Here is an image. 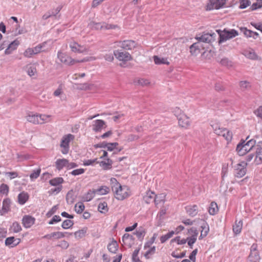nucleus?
<instances>
[{
    "label": "nucleus",
    "instance_id": "obj_38",
    "mask_svg": "<svg viewBox=\"0 0 262 262\" xmlns=\"http://www.w3.org/2000/svg\"><path fill=\"white\" fill-rule=\"evenodd\" d=\"M218 211L217 205L216 203L212 202L211 203L209 208V213L211 215L215 214Z\"/></svg>",
    "mask_w": 262,
    "mask_h": 262
},
{
    "label": "nucleus",
    "instance_id": "obj_17",
    "mask_svg": "<svg viewBox=\"0 0 262 262\" xmlns=\"http://www.w3.org/2000/svg\"><path fill=\"white\" fill-rule=\"evenodd\" d=\"M190 52L192 55H197L203 48L202 43L199 41L191 45L190 47Z\"/></svg>",
    "mask_w": 262,
    "mask_h": 262
},
{
    "label": "nucleus",
    "instance_id": "obj_40",
    "mask_svg": "<svg viewBox=\"0 0 262 262\" xmlns=\"http://www.w3.org/2000/svg\"><path fill=\"white\" fill-rule=\"evenodd\" d=\"M154 60L156 64H168L169 62L167 61V59L164 58H160L157 56H154Z\"/></svg>",
    "mask_w": 262,
    "mask_h": 262
},
{
    "label": "nucleus",
    "instance_id": "obj_27",
    "mask_svg": "<svg viewBox=\"0 0 262 262\" xmlns=\"http://www.w3.org/2000/svg\"><path fill=\"white\" fill-rule=\"evenodd\" d=\"M201 228L202 230L201 231V235L199 237V239H201L206 236L209 231V226L206 222H204L202 224Z\"/></svg>",
    "mask_w": 262,
    "mask_h": 262
},
{
    "label": "nucleus",
    "instance_id": "obj_10",
    "mask_svg": "<svg viewBox=\"0 0 262 262\" xmlns=\"http://www.w3.org/2000/svg\"><path fill=\"white\" fill-rule=\"evenodd\" d=\"M137 46L136 42L132 40H126L118 42L117 46L125 50H132Z\"/></svg>",
    "mask_w": 262,
    "mask_h": 262
},
{
    "label": "nucleus",
    "instance_id": "obj_31",
    "mask_svg": "<svg viewBox=\"0 0 262 262\" xmlns=\"http://www.w3.org/2000/svg\"><path fill=\"white\" fill-rule=\"evenodd\" d=\"M113 161L109 158H107L105 161L100 162V166L104 170H108L112 167Z\"/></svg>",
    "mask_w": 262,
    "mask_h": 262
},
{
    "label": "nucleus",
    "instance_id": "obj_51",
    "mask_svg": "<svg viewBox=\"0 0 262 262\" xmlns=\"http://www.w3.org/2000/svg\"><path fill=\"white\" fill-rule=\"evenodd\" d=\"M220 63L224 66L228 68L232 66V62L227 58H223L220 61Z\"/></svg>",
    "mask_w": 262,
    "mask_h": 262
},
{
    "label": "nucleus",
    "instance_id": "obj_29",
    "mask_svg": "<svg viewBox=\"0 0 262 262\" xmlns=\"http://www.w3.org/2000/svg\"><path fill=\"white\" fill-rule=\"evenodd\" d=\"M47 44L46 42H44L38 45L35 47L32 48L34 51V54H37L41 52H47L48 51L49 49H45V46Z\"/></svg>",
    "mask_w": 262,
    "mask_h": 262
},
{
    "label": "nucleus",
    "instance_id": "obj_35",
    "mask_svg": "<svg viewBox=\"0 0 262 262\" xmlns=\"http://www.w3.org/2000/svg\"><path fill=\"white\" fill-rule=\"evenodd\" d=\"M118 245L116 241H113L107 246L108 251L113 253H115L118 250Z\"/></svg>",
    "mask_w": 262,
    "mask_h": 262
},
{
    "label": "nucleus",
    "instance_id": "obj_36",
    "mask_svg": "<svg viewBox=\"0 0 262 262\" xmlns=\"http://www.w3.org/2000/svg\"><path fill=\"white\" fill-rule=\"evenodd\" d=\"M22 230L20 225L17 222H14L10 227V230L14 233H18Z\"/></svg>",
    "mask_w": 262,
    "mask_h": 262
},
{
    "label": "nucleus",
    "instance_id": "obj_49",
    "mask_svg": "<svg viewBox=\"0 0 262 262\" xmlns=\"http://www.w3.org/2000/svg\"><path fill=\"white\" fill-rule=\"evenodd\" d=\"M247 57L248 58L252 60H255L258 59V56L252 49H250L248 51Z\"/></svg>",
    "mask_w": 262,
    "mask_h": 262
},
{
    "label": "nucleus",
    "instance_id": "obj_6",
    "mask_svg": "<svg viewBox=\"0 0 262 262\" xmlns=\"http://www.w3.org/2000/svg\"><path fill=\"white\" fill-rule=\"evenodd\" d=\"M74 139V135L70 134L65 135L62 137L60 143V147L62 148L61 151L63 154L66 155L69 152L70 148L69 143L70 141Z\"/></svg>",
    "mask_w": 262,
    "mask_h": 262
},
{
    "label": "nucleus",
    "instance_id": "obj_19",
    "mask_svg": "<svg viewBox=\"0 0 262 262\" xmlns=\"http://www.w3.org/2000/svg\"><path fill=\"white\" fill-rule=\"evenodd\" d=\"M246 143L245 141L243 139L237 145L236 151L239 156H243L246 155Z\"/></svg>",
    "mask_w": 262,
    "mask_h": 262
},
{
    "label": "nucleus",
    "instance_id": "obj_8",
    "mask_svg": "<svg viewBox=\"0 0 262 262\" xmlns=\"http://www.w3.org/2000/svg\"><path fill=\"white\" fill-rule=\"evenodd\" d=\"M248 259L250 262H259L260 257L257 250V245L253 244L252 245Z\"/></svg>",
    "mask_w": 262,
    "mask_h": 262
},
{
    "label": "nucleus",
    "instance_id": "obj_30",
    "mask_svg": "<svg viewBox=\"0 0 262 262\" xmlns=\"http://www.w3.org/2000/svg\"><path fill=\"white\" fill-rule=\"evenodd\" d=\"M95 194L96 191L95 190H89L88 192L83 196L82 200L85 202H89L94 198Z\"/></svg>",
    "mask_w": 262,
    "mask_h": 262
},
{
    "label": "nucleus",
    "instance_id": "obj_59",
    "mask_svg": "<svg viewBox=\"0 0 262 262\" xmlns=\"http://www.w3.org/2000/svg\"><path fill=\"white\" fill-rule=\"evenodd\" d=\"M173 113L174 115L177 117L178 119L179 117H181V116L182 115H184L181 110L180 109L179 107H176L173 110Z\"/></svg>",
    "mask_w": 262,
    "mask_h": 262
},
{
    "label": "nucleus",
    "instance_id": "obj_44",
    "mask_svg": "<svg viewBox=\"0 0 262 262\" xmlns=\"http://www.w3.org/2000/svg\"><path fill=\"white\" fill-rule=\"evenodd\" d=\"M98 209L101 213H105L108 211L107 203L105 202L100 203L98 205Z\"/></svg>",
    "mask_w": 262,
    "mask_h": 262
},
{
    "label": "nucleus",
    "instance_id": "obj_20",
    "mask_svg": "<svg viewBox=\"0 0 262 262\" xmlns=\"http://www.w3.org/2000/svg\"><path fill=\"white\" fill-rule=\"evenodd\" d=\"M39 115L38 114H34L33 113H30L26 116V119L28 121L33 124H39Z\"/></svg>",
    "mask_w": 262,
    "mask_h": 262
},
{
    "label": "nucleus",
    "instance_id": "obj_37",
    "mask_svg": "<svg viewBox=\"0 0 262 262\" xmlns=\"http://www.w3.org/2000/svg\"><path fill=\"white\" fill-rule=\"evenodd\" d=\"M39 124H43L51 121V116L45 114H39Z\"/></svg>",
    "mask_w": 262,
    "mask_h": 262
},
{
    "label": "nucleus",
    "instance_id": "obj_53",
    "mask_svg": "<svg viewBox=\"0 0 262 262\" xmlns=\"http://www.w3.org/2000/svg\"><path fill=\"white\" fill-rule=\"evenodd\" d=\"M171 242H177L178 245H183L187 242V239L184 238L180 239V236H177L176 237L171 239Z\"/></svg>",
    "mask_w": 262,
    "mask_h": 262
},
{
    "label": "nucleus",
    "instance_id": "obj_64",
    "mask_svg": "<svg viewBox=\"0 0 262 262\" xmlns=\"http://www.w3.org/2000/svg\"><path fill=\"white\" fill-rule=\"evenodd\" d=\"M138 83L141 85L145 86L149 84V82L147 79L141 78L138 80Z\"/></svg>",
    "mask_w": 262,
    "mask_h": 262
},
{
    "label": "nucleus",
    "instance_id": "obj_41",
    "mask_svg": "<svg viewBox=\"0 0 262 262\" xmlns=\"http://www.w3.org/2000/svg\"><path fill=\"white\" fill-rule=\"evenodd\" d=\"M96 193H97L100 195H104L108 193L110 191V189L108 187L105 186H101L100 188L95 190Z\"/></svg>",
    "mask_w": 262,
    "mask_h": 262
},
{
    "label": "nucleus",
    "instance_id": "obj_48",
    "mask_svg": "<svg viewBox=\"0 0 262 262\" xmlns=\"http://www.w3.org/2000/svg\"><path fill=\"white\" fill-rule=\"evenodd\" d=\"M66 200L68 204H72L75 201V196L73 193V192L69 191L66 196Z\"/></svg>",
    "mask_w": 262,
    "mask_h": 262
},
{
    "label": "nucleus",
    "instance_id": "obj_52",
    "mask_svg": "<svg viewBox=\"0 0 262 262\" xmlns=\"http://www.w3.org/2000/svg\"><path fill=\"white\" fill-rule=\"evenodd\" d=\"M134 234L137 236L139 239H142L145 235V232L144 229H140L136 231Z\"/></svg>",
    "mask_w": 262,
    "mask_h": 262
},
{
    "label": "nucleus",
    "instance_id": "obj_34",
    "mask_svg": "<svg viewBox=\"0 0 262 262\" xmlns=\"http://www.w3.org/2000/svg\"><path fill=\"white\" fill-rule=\"evenodd\" d=\"M28 198V194L25 192H22L18 195V203L21 205H23L27 201Z\"/></svg>",
    "mask_w": 262,
    "mask_h": 262
},
{
    "label": "nucleus",
    "instance_id": "obj_25",
    "mask_svg": "<svg viewBox=\"0 0 262 262\" xmlns=\"http://www.w3.org/2000/svg\"><path fill=\"white\" fill-rule=\"evenodd\" d=\"M68 164V160L66 159H57L55 162L56 169L58 170H61L63 167L67 168V165Z\"/></svg>",
    "mask_w": 262,
    "mask_h": 262
},
{
    "label": "nucleus",
    "instance_id": "obj_21",
    "mask_svg": "<svg viewBox=\"0 0 262 262\" xmlns=\"http://www.w3.org/2000/svg\"><path fill=\"white\" fill-rule=\"evenodd\" d=\"M93 129L96 132H100L105 125V122L102 120H96L94 121Z\"/></svg>",
    "mask_w": 262,
    "mask_h": 262
},
{
    "label": "nucleus",
    "instance_id": "obj_24",
    "mask_svg": "<svg viewBox=\"0 0 262 262\" xmlns=\"http://www.w3.org/2000/svg\"><path fill=\"white\" fill-rule=\"evenodd\" d=\"M191 230L193 232V234L191 237L187 238V242L188 245L191 248H192L193 244L196 242L198 232L196 229H191Z\"/></svg>",
    "mask_w": 262,
    "mask_h": 262
},
{
    "label": "nucleus",
    "instance_id": "obj_58",
    "mask_svg": "<svg viewBox=\"0 0 262 262\" xmlns=\"http://www.w3.org/2000/svg\"><path fill=\"white\" fill-rule=\"evenodd\" d=\"M62 186H59L56 188H52L49 191L50 194H57L62 190Z\"/></svg>",
    "mask_w": 262,
    "mask_h": 262
},
{
    "label": "nucleus",
    "instance_id": "obj_4",
    "mask_svg": "<svg viewBox=\"0 0 262 262\" xmlns=\"http://www.w3.org/2000/svg\"><path fill=\"white\" fill-rule=\"evenodd\" d=\"M216 31L219 35V44L226 41L228 39L232 38L238 34V32L234 29L227 30L225 29L223 31L217 30Z\"/></svg>",
    "mask_w": 262,
    "mask_h": 262
},
{
    "label": "nucleus",
    "instance_id": "obj_9",
    "mask_svg": "<svg viewBox=\"0 0 262 262\" xmlns=\"http://www.w3.org/2000/svg\"><path fill=\"white\" fill-rule=\"evenodd\" d=\"M143 200L146 204L155 202V204L157 205L159 203L158 202V197H156L155 192L151 191L146 192L143 196Z\"/></svg>",
    "mask_w": 262,
    "mask_h": 262
},
{
    "label": "nucleus",
    "instance_id": "obj_32",
    "mask_svg": "<svg viewBox=\"0 0 262 262\" xmlns=\"http://www.w3.org/2000/svg\"><path fill=\"white\" fill-rule=\"evenodd\" d=\"M64 182V180L61 177H57L54 179H52L49 181V184L54 186H61V184H62Z\"/></svg>",
    "mask_w": 262,
    "mask_h": 262
},
{
    "label": "nucleus",
    "instance_id": "obj_28",
    "mask_svg": "<svg viewBox=\"0 0 262 262\" xmlns=\"http://www.w3.org/2000/svg\"><path fill=\"white\" fill-rule=\"evenodd\" d=\"M187 213L191 216H194L198 214V206L196 205L188 206L186 207Z\"/></svg>",
    "mask_w": 262,
    "mask_h": 262
},
{
    "label": "nucleus",
    "instance_id": "obj_2",
    "mask_svg": "<svg viewBox=\"0 0 262 262\" xmlns=\"http://www.w3.org/2000/svg\"><path fill=\"white\" fill-rule=\"evenodd\" d=\"M111 182L112 189L116 199L122 201L130 196V191L127 186L121 185L115 178H112Z\"/></svg>",
    "mask_w": 262,
    "mask_h": 262
},
{
    "label": "nucleus",
    "instance_id": "obj_33",
    "mask_svg": "<svg viewBox=\"0 0 262 262\" xmlns=\"http://www.w3.org/2000/svg\"><path fill=\"white\" fill-rule=\"evenodd\" d=\"M243 226V222L242 220L237 221L236 220L235 224L233 226V231L236 234L239 233L241 231Z\"/></svg>",
    "mask_w": 262,
    "mask_h": 262
},
{
    "label": "nucleus",
    "instance_id": "obj_22",
    "mask_svg": "<svg viewBox=\"0 0 262 262\" xmlns=\"http://www.w3.org/2000/svg\"><path fill=\"white\" fill-rule=\"evenodd\" d=\"M19 44V42L17 40H15L9 44L8 48L5 50V53L7 55L10 54L12 52L17 49Z\"/></svg>",
    "mask_w": 262,
    "mask_h": 262
},
{
    "label": "nucleus",
    "instance_id": "obj_13",
    "mask_svg": "<svg viewBox=\"0 0 262 262\" xmlns=\"http://www.w3.org/2000/svg\"><path fill=\"white\" fill-rule=\"evenodd\" d=\"M92 28L97 30L99 29H111L115 28V26L106 24L104 22L103 23H95L93 22L90 24Z\"/></svg>",
    "mask_w": 262,
    "mask_h": 262
},
{
    "label": "nucleus",
    "instance_id": "obj_43",
    "mask_svg": "<svg viewBox=\"0 0 262 262\" xmlns=\"http://www.w3.org/2000/svg\"><path fill=\"white\" fill-rule=\"evenodd\" d=\"M174 234V232L173 231H171L167 233V234L163 235L160 237V241L161 243H165L166 241L171 237Z\"/></svg>",
    "mask_w": 262,
    "mask_h": 262
},
{
    "label": "nucleus",
    "instance_id": "obj_23",
    "mask_svg": "<svg viewBox=\"0 0 262 262\" xmlns=\"http://www.w3.org/2000/svg\"><path fill=\"white\" fill-rule=\"evenodd\" d=\"M25 70L30 77L34 76L37 73L36 67L34 64H28L25 67Z\"/></svg>",
    "mask_w": 262,
    "mask_h": 262
},
{
    "label": "nucleus",
    "instance_id": "obj_7",
    "mask_svg": "<svg viewBox=\"0 0 262 262\" xmlns=\"http://www.w3.org/2000/svg\"><path fill=\"white\" fill-rule=\"evenodd\" d=\"M217 36L216 33L214 32L204 33L201 36H196L195 39L200 42L211 43L215 40Z\"/></svg>",
    "mask_w": 262,
    "mask_h": 262
},
{
    "label": "nucleus",
    "instance_id": "obj_14",
    "mask_svg": "<svg viewBox=\"0 0 262 262\" xmlns=\"http://www.w3.org/2000/svg\"><path fill=\"white\" fill-rule=\"evenodd\" d=\"M70 47L74 52L83 53L88 51V49L85 47L82 46L76 42H71Z\"/></svg>",
    "mask_w": 262,
    "mask_h": 262
},
{
    "label": "nucleus",
    "instance_id": "obj_42",
    "mask_svg": "<svg viewBox=\"0 0 262 262\" xmlns=\"http://www.w3.org/2000/svg\"><path fill=\"white\" fill-rule=\"evenodd\" d=\"M41 172L40 168L34 170L30 175V178L31 181H34L40 175Z\"/></svg>",
    "mask_w": 262,
    "mask_h": 262
},
{
    "label": "nucleus",
    "instance_id": "obj_56",
    "mask_svg": "<svg viewBox=\"0 0 262 262\" xmlns=\"http://www.w3.org/2000/svg\"><path fill=\"white\" fill-rule=\"evenodd\" d=\"M84 171L85 170L83 168H79L72 170L71 172H70V174H71L72 176H76L83 173Z\"/></svg>",
    "mask_w": 262,
    "mask_h": 262
},
{
    "label": "nucleus",
    "instance_id": "obj_16",
    "mask_svg": "<svg viewBox=\"0 0 262 262\" xmlns=\"http://www.w3.org/2000/svg\"><path fill=\"white\" fill-rule=\"evenodd\" d=\"M34 217L29 215H26L22 219V224L26 228H30L35 223Z\"/></svg>",
    "mask_w": 262,
    "mask_h": 262
},
{
    "label": "nucleus",
    "instance_id": "obj_61",
    "mask_svg": "<svg viewBox=\"0 0 262 262\" xmlns=\"http://www.w3.org/2000/svg\"><path fill=\"white\" fill-rule=\"evenodd\" d=\"M5 174V176H8L11 180L18 177V173L15 171L6 172Z\"/></svg>",
    "mask_w": 262,
    "mask_h": 262
},
{
    "label": "nucleus",
    "instance_id": "obj_46",
    "mask_svg": "<svg viewBox=\"0 0 262 262\" xmlns=\"http://www.w3.org/2000/svg\"><path fill=\"white\" fill-rule=\"evenodd\" d=\"M74 223L73 221L70 220H66L62 223L61 227L64 229H68L72 227Z\"/></svg>",
    "mask_w": 262,
    "mask_h": 262
},
{
    "label": "nucleus",
    "instance_id": "obj_62",
    "mask_svg": "<svg viewBox=\"0 0 262 262\" xmlns=\"http://www.w3.org/2000/svg\"><path fill=\"white\" fill-rule=\"evenodd\" d=\"M156 251V247L155 246L150 248L149 249H148L145 254V256L148 258V255H152L155 253Z\"/></svg>",
    "mask_w": 262,
    "mask_h": 262
},
{
    "label": "nucleus",
    "instance_id": "obj_45",
    "mask_svg": "<svg viewBox=\"0 0 262 262\" xmlns=\"http://www.w3.org/2000/svg\"><path fill=\"white\" fill-rule=\"evenodd\" d=\"M84 205L81 202H78L75 205V211L78 213H81L84 209Z\"/></svg>",
    "mask_w": 262,
    "mask_h": 262
},
{
    "label": "nucleus",
    "instance_id": "obj_50",
    "mask_svg": "<svg viewBox=\"0 0 262 262\" xmlns=\"http://www.w3.org/2000/svg\"><path fill=\"white\" fill-rule=\"evenodd\" d=\"M258 35L259 34L257 32H253L247 29V37H253L254 39H256Z\"/></svg>",
    "mask_w": 262,
    "mask_h": 262
},
{
    "label": "nucleus",
    "instance_id": "obj_39",
    "mask_svg": "<svg viewBox=\"0 0 262 262\" xmlns=\"http://www.w3.org/2000/svg\"><path fill=\"white\" fill-rule=\"evenodd\" d=\"M15 241L16 239L13 236L7 237L5 240V245L6 246H11L12 247L15 246L18 244V242L15 243Z\"/></svg>",
    "mask_w": 262,
    "mask_h": 262
},
{
    "label": "nucleus",
    "instance_id": "obj_5",
    "mask_svg": "<svg viewBox=\"0 0 262 262\" xmlns=\"http://www.w3.org/2000/svg\"><path fill=\"white\" fill-rule=\"evenodd\" d=\"M214 133L218 136H223L228 142L231 141L232 138V133L226 128L221 127L216 123L211 124Z\"/></svg>",
    "mask_w": 262,
    "mask_h": 262
},
{
    "label": "nucleus",
    "instance_id": "obj_15",
    "mask_svg": "<svg viewBox=\"0 0 262 262\" xmlns=\"http://www.w3.org/2000/svg\"><path fill=\"white\" fill-rule=\"evenodd\" d=\"M246 163L242 162V164L239 163L237 165L235 169V176L237 178H242L246 174Z\"/></svg>",
    "mask_w": 262,
    "mask_h": 262
},
{
    "label": "nucleus",
    "instance_id": "obj_54",
    "mask_svg": "<svg viewBox=\"0 0 262 262\" xmlns=\"http://www.w3.org/2000/svg\"><path fill=\"white\" fill-rule=\"evenodd\" d=\"M118 145V143L117 142L107 143L106 146L107 150L110 151H113L116 148Z\"/></svg>",
    "mask_w": 262,
    "mask_h": 262
},
{
    "label": "nucleus",
    "instance_id": "obj_26",
    "mask_svg": "<svg viewBox=\"0 0 262 262\" xmlns=\"http://www.w3.org/2000/svg\"><path fill=\"white\" fill-rule=\"evenodd\" d=\"M10 200L9 199H5L3 202V206L0 211L1 215L8 212L10 210Z\"/></svg>",
    "mask_w": 262,
    "mask_h": 262
},
{
    "label": "nucleus",
    "instance_id": "obj_47",
    "mask_svg": "<svg viewBox=\"0 0 262 262\" xmlns=\"http://www.w3.org/2000/svg\"><path fill=\"white\" fill-rule=\"evenodd\" d=\"M86 231H87V228H84L81 230L76 231L74 233V234H75V236L76 237L80 238H82L83 236H84L85 233H86Z\"/></svg>",
    "mask_w": 262,
    "mask_h": 262
},
{
    "label": "nucleus",
    "instance_id": "obj_63",
    "mask_svg": "<svg viewBox=\"0 0 262 262\" xmlns=\"http://www.w3.org/2000/svg\"><path fill=\"white\" fill-rule=\"evenodd\" d=\"M61 221V217L59 215H54L51 220L49 222L50 225L53 224L55 223Z\"/></svg>",
    "mask_w": 262,
    "mask_h": 262
},
{
    "label": "nucleus",
    "instance_id": "obj_11",
    "mask_svg": "<svg viewBox=\"0 0 262 262\" xmlns=\"http://www.w3.org/2000/svg\"><path fill=\"white\" fill-rule=\"evenodd\" d=\"M114 54L120 61H128L132 59L131 55L126 52H121L119 50H116L114 52Z\"/></svg>",
    "mask_w": 262,
    "mask_h": 262
},
{
    "label": "nucleus",
    "instance_id": "obj_1",
    "mask_svg": "<svg viewBox=\"0 0 262 262\" xmlns=\"http://www.w3.org/2000/svg\"><path fill=\"white\" fill-rule=\"evenodd\" d=\"M255 143L254 140L247 142V154L249 153L247 161H250L254 157V162L258 165L262 163V147Z\"/></svg>",
    "mask_w": 262,
    "mask_h": 262
},
{
    "label": "nucleus",
    "instance_id": "obj_18",
    "mask_svg": "<svg viewBox=\"0 0 262 262\" xmlns=\"http://www.w3.org/2000/svg\"><path fill=\"white\" fill-rule=\"evenodd\" d=\"M178 120L179 124L182 127L187 128L190 125L189 118L186 115H182Z\"/></svg>",
    "mask_w": 262,
    "mask_h": 262
},
{
    "label": "nucleus",
    "instance_id": "obj_60",
    "mask_svg": "<svg viewBox=\"0 0 262 262\" xmlns=\"http://www.w3.org/2000/svg\"><path fill=\"white\" fill-rule=\"evenodd\" d=\"M34 54L32 48H28L24 53V55L27 58H30Z\"/></svg>",
    "mask_w": 262,
    "mask_h": 262
},
{
    "label": "nucleus",
    "instance_id": "obj_55",
    "mask_svg": "<svg viewBox=\"0 0 262 262\" xmlns=\"http://www.w3.org/2000/svg\"><path fill=\"white\" fill-rule=\"evenodd\" d=\"M9 192V187L7 184H2L0 186V193L7 194Z\"/></svg>",
    "mask_w": 262,
    "mask_h": 262
},
{
    "label": "nucleus",
    "instance_id": "obj_3",
    "mask_svg": "<svg viewBox=\"0 0 262 262\" xmlns=\"http://www.w3.org/2000/svg\"><path fill=\"white\" fill-rule=\"evenodd\" d=\"M57 57L61 62L68 65H73L76 63L78 62H86L90 60H94L95 58L93 57H86L82 59V60H75L69 56L67 55L64 53H62L61 51H58L57 53Z\"/></svg>",
    "mask_w": 262,
    "mask_h": 262
},
{
    "label": "nucleus",
    "instance_id": "obj_12",
    "mask_svg": "<svg viewBox=\"0 0 262 262\" xmlns=\"http://www.w3.org/2000/svg\"><path fill=\"white\" fill-rule=\"evenodd\" d=\"M227 0H210V5L208 6L209 10L219 9L226 4Z\"/></svg>",
    "mask_w": 262,
    "mask_h": 262
},
{
    "label": "nucleus",
    "instance_id": "obj_57",
    "mask_svg": "<svg viewBox=\"0 0 262 262\" xmlns=\"http://www.w3.org/2000/svg\"><path fill=\"white\" fill-rule=\"evenodd\" d=\"M262 8V2L258 1L256 3H253L250 7V9L251 11L255 10L258 8Z\"/></svg>",
    "mask_w": 262,
    "mask_h": 262
}]
</instances>
